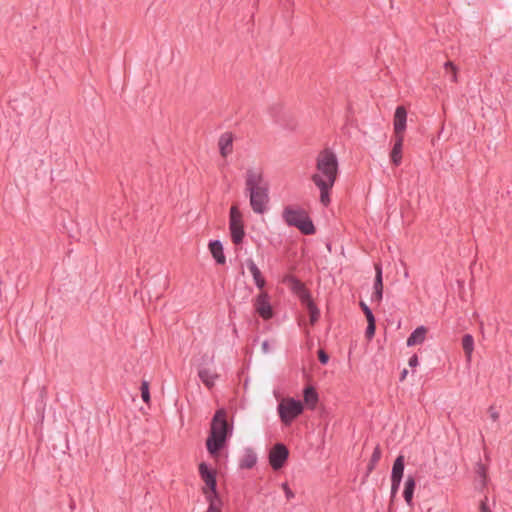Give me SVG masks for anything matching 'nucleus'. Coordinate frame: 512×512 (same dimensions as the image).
Listing matches in <instances>:
<instances>
[{"label":"nucleus","mask_w":512,"mask_h":512,"mask_svg":"<svg viewBox=\"0 0 512 512\" xmlns=\"http://www.w3.org/2000/svg\"><path fill=\"white\" fill-rule=\"evenodd\" d=\"M247 265H248V269H249L250 273L253 276V279H254V282H255L256 286L261 291H263L262 289L265 286V279L262 276L261 271L259 270V268L256 266V264L252 260H249L247 262Z\"/></svg>","instance_id":"19"},{"label":"nucleus","mask_w":512,"mask_h":512,"mask_svg":"<svg viewBox=\"0 0 512 512\" xmlns=\"http://www.w3.org/2000/svg\"><path fill=\"white\" fill-rule=\"evenodd\" d=\"M229 230L231 234V239L234 244H239L242 242L245 231H244V223L243 216L240 212L237 205H232L230 208L229 215Z\"/></svg>","instance_id":"6"},{"label":"nucleus","mask_w":512,"mask_h":512,"mask_svg":"<svg viewBox=\"0 0 512 512\" xmlns=\"http://www.w3.org/2000/svg\"><path fill=\"white\" fill-rule=\"evenodd\" d=\"M250 198V205L255 213L262 214L266 211L268 197V187L253 189L247 191Z\"/></svg>","instance_id":"8"},{"label":"nucleus","mask_w":512,"mask_h":512,"mask_svg":"<svg viewBox=\"0 0 512 512\" xmlns=\"http://www.w3.org/2000/svg\"><path fill=\"white\" fill-rule=\"evenodd\" d=\"M231 432L232 427L227 423L225 410H218L212 419L210 434L206 440L207 450L214 459L219 457L220 450L225 446Z\"/></svg>","instance_id":"2"},{"label":"nucleus","mask_w":512,"mask_h":512,"mask_svg":"<svg viewBox=\"0 0 512 512\" xmlns=\"http://www.w3.org/2000/svg\"><path fill=\"white\" fill-rule=\"evenodd\" d=\"M262 349L265 353H267L269 351V344L268 342H263L262 343Z\"/></svg>","instance_id":"37"},{"label":"nucleus","mask_w":512,"mask_h":512,"mask_svg":"<svg viewBox=\"0 0 512 512\" xmlns=\"http://www.w3.org/2000/svg\"><path fill=\"white\" fill-rule=\"evenodd\" d=\"M254 307L256 312L263 319H270L273 316L272 306L270 304L269 295L265 291H261L255 298Z\"/></svg>","instance_id":"12"},{"label":"nucleus","mask_w":512,"mask_h":512,"mask_svg":"<svg viewBox=\"0 0 512 512\" xmlns=\"http://www.w3.org/2000/svg\"><path fill=\"white\" fill-rule=\"evenodd\" d=\"M407 373H408V371H407L406 369H404V370L402 371V373H401V380H404V379L406 378Z\"/></svg>","instance_id":"38"},{"label":"nucleus","mask_w":512,"mask_h":512,"mask_svg":"<svg viewBox=\"0 0 512 512\" xmlns=\"http://www.w3.org/2000/svg\"><path fill=\"white\" fill-rule=\"evenodd\" d=\"M427 328L424 326L417 327L407 339V346L420 345L425 341Z\"/></svg>","instance_id":"17"},{"label":"nucleus","mask_w":512,"mask_h":512,"mask_svg":"<svg viewBox=\"0 0 512 512\" xmlns=\"http://www.w3.org/2000/svg\"><path fill=\"white\" fill-rule=\"evenodd\" d=\"M304 402L307 405V407L311 409L315 408L318 402V395L313 387L310 386L304 390Z\"/></svg>","instance_id":"22"},{"label":"nucleus","mask_w":512,"mask_h":512,"mask_svg":"<svg viewBox=\"0 0 512 512\" xmlns=\"http://www.w3.org/2000/svg\"><path fill=\"white\" fill-rule=\"evenodd\" d=\"M408 363H409V366H411V367H416V366L418 365V357H417L416 355H413V356L409 359Z\"/></svg>","instance_id":"33"},{"label":"nucleus","mask_w":512,"mask_h":512,"mask_svg":"<svg viewBox=\"0 0 512 512\" xmlns=\"http://www.w3.org/2000/svg\"><path fill=\"white\" fill-rule=\"evenodd\" d=\"M318 356L321 363L326 364L328 362V355L323 350L319 351Z\"/></svg>","instance_id":"32"},{"label":"nucleus","mask_w":512,"mask_h":512,"mask_svg":"<svg viewBox=\"0 0 512 512\" xmlns=\"http://www.w3.org/2000/svg\"><path fill=\"white\" fill-rule=\"evenodd\" d=\"M391 495L392 497L395 496V494L397 493L398 489H399V486H400V483H401V479H396V478H391Z\"/></svg>","instance_id":"29"},{"label":"nucleus","mask_w":512,"mask_h":512,"mask_svg":"<svg viewBox=\"0 0 512 512\" xmlns=\"http://www.w3.org/2000/svg\"><path fill=\"white\" fill-rule=\"evenodd\" d=\"M199 474L205 486L203 493L207 496L218 497L216 491V471L208 468L207 464L202 462L199 464Z\"/></svg>","instance_id":"7"},{"label":"nucleus","mask_w":512,"mask_h":512,"mask_svg":"<svg viewBox=\"0 0 512 512\" xmlns=\"http://www.w3.org/2000/svg\"><path fill=\"white\" fill-rule=\"evenodd\" d=\"M339 165L336 154L330 149H324L316 157V169L312 181L320 190V202L324 206L330 203V191L338 177Z\"/></svg>","instance_id":"1"},{"label":"nucleus","mask_w":512,"mask_h":512,"mask_svg":"<svg viewBox=\"0 0 512 512\" xmlns=\"http://www.w3.org/2000/svg\"><path fill=\"white\" fill-rule=\"evenodd\" d=\"M214 359L213 352H204L196 360L198 377L208 389L213 388L220 377L214 365Z\"/></svg>","instance_id":"3"},{"label":"nucleus","mask_w":512,"mask_h":512,"mask_svg":"<svg viewBox=\"0 0 512 512\" xmlns=\"http://www.w3.org/2000/svg\"><path fill=\"white\" fill-rule=\"evenodd\" d=\"M403 142V137H395V142L390 153V160L395 166H399L402 161Z\"/></svg>","instance_id":"16"},{"label":"nucleus","mask_w":512,"mask_h":512,"mask_svg":"<svg viewBox=\"0 0 512 512\" xmlns=\"http://www.w3.org/2000/svg\"><path fill=\"white\" fill-rule=\"evenodd\" d=\"M444 69L449 74L450 79L453 83L458 82V68L450 61L444 64Z\"/></svg>","instance_id":"24"},{"label":"nucleus","mask_w":512,"mask_h":512,"mask_svg":"<svg viewBox=\"0 0 512 512\" xmlns=\"http://www.w3.org/2000/svg\"><path fill=\"white\" fill-rule=\"evenodd\" d=\"M407 111L405 107L398 106L394 113L393 128L394 137H403L406 130Z\"/></svg>","instance_id":"13"},{"label":"nucleus","mask_w":512,"mask_h":512,"mask_svg":"<svg viewBox=\"0 0 512 512\" xmlns=\"http://www.w3.org/2000/svg\"><path fill=\"white\" fill-rule=\"evenodd\" d=\"M246 191L268 187L263 179V172L259 167H250L245 176Z\"/></svg>","instance_id":"11"},{"label":"nucleus","mask_w":512,"mask_h":512,"mask_svg":"<svg viewBox=\"0 0 512 512\" xmlns=\"http://www.w3.org/2000/svg\"><path fill=\"white\" fill-rule=\"evenodd\" d=\"M404 473V456L399 455L394 461L391 478L402 479Z\"/></svg>","instance_id":"23"},{"label":"nucleus","mask_w":512,"mask_h":512,"mask_svg":"<svg viewBox=\"0 0 512 512\" xmlns=\"http://www.w3.org/2000/svg\"><path fill=\"white\" fill-rule=\"evenodd\" d=\"M294 289L298 292L300 299L304 304H306L307 310L309 312L310 317V323L311 325H314L319 318V310L314 305L312 300L310 299L309 294L307 291L303 288L302 284L300 282H294Z\"/></svg>","instance_id":"10"},{"label":"nucleus","mask_w":512,"mask_h":512,"mask_svg":"<svg viewBox=\"0 0 512 512\" xmlns=\"http://www.w3.org/2000/svg\"><path fill=\"white\" fill-rule=\"evenodd\" d=\"M303 412V404L294 398H284L278 405V413L285 425H290Z\"/></svg>","instance_id":"5"},{"label":"nucleus","mask_w":512,"mask_h":512,"mask_svg":"<svg viewBox=\"0 0 512 512\" xmlns=\"http://www.w3.org/2000/svg\"><path fill=\"white\" fill-rule=\"evenodd\" d=\"M375 323H369L366 329V337L371 339L375 334Z\"/></svg>","instance_id":"30"},{"label":"nucleus","mask_w":512,"mask_h":512,"mask_svg":"<svg viewBox=\"0 0 512 512\" xmlns=\"http://www.w3.org/2000/svg\"><path fill=\"white\" fill-rule=\"evenodd\" d=\"M360 305L365 315L367 314V312L369 313L371 311L365 303L361 302Z\"/></svg>","instance_id":"36"},{"label":"nucleus","mask_w":512,"mask_h":512,"mask_svg":"<svg viewBox=\"0 0 512 512\" xmlns=\"http://www.w3.org/2000/svg\"><path fill=\"white\" fill-rule=\"evenodd\" d=\"M283 218L289 226L297 227L304 234H312L314 232L312 222L302 209L287 207L283 211Z\"/></svg>","instance_id":"4"},{"label":"nucleus","mask_w":512,"mask_h":512,"mask_svg":"<svg viewBox=\"0 0 512 512\" xmlns=\"http://www.w3.org/2000/svg\"><path fill=\"white\" fill-rule=\"evenodd\" d=\"M365 316H366L368 324L369 323H375V318H374V316H373L371 311L369 313L367 312V314Z\"/></svg>","instance_id":"34"},{"label":"nucleus","mask_w":512,"mask_h":512,"mask_svg":"<svg viewBox=\"0 0 512 512\" xmlns=\"http://www.w3.org/2000/svg\"><path fill=\"white\" fill-rule=\"evenodd\" d=\"M218 148L223 158L228 157L233 152V135L231 133H224L218 140Z\"/></svg>","instance_id":"15"},{"label":"nucleus","mask_w":512,"mask_h":512,"mask_svg":"<svg viewBox=\"0 0 512 512\" xmlns=\"http://www.w3.org/2000/svg\"><path fill=\"white\" fill-rule=\"evenodd\" d=\"M380 458H381V450L377 446V447H375V449L373 451V454L371 456V460H370V463L368 465V472H371L374 469L375 465L378 463Z\"/></svg>","instance_id":"26"},{"label":"nucleus","mask_w":512,"mask_h":512,"mask_svg":"<svg viewBox=\"0 0 512 512\" xmlns=\"http://www.w3.org/2000/svg\"><path fill=\"white\" fill-rule=\"evenodd\" d=\"M256 460H257L256 455L249 452V453L245 454L244 457L242 458V460L240 462V466L242 468H247V469L252 468L255 465Z\"/></svg>","instance_id":"25"},{"label":"nucleus","mask_w":512,"mask_h":512,"mask_svg":"<svg viewBox=\"0 0 512 512\" xmlns=\"http://www.w3.org/2000/svg\"><path fill=\"white\" fill-rule=\"evenodd\" d=\"M415 486H416L415 479L412 476H408L405 481V484H404L403 496H404L406 503L409 506L413 505V494H414Z\"/></svg>","instance_id":"18"},{"label":"nucleus","mask_w":512,"mask_h":512,"mask_svg":"<svg viewBox=\"0 0 512 512\" xmlns=\"http://www.w3.org/2000/svg\"><path fill=\"white\" fill-rule=\"evenodd\" d=\"M383 295V280H382V268L380 264H375V281H374V292L372 294V301L380 303Z\"/></svg>","instance_id":"14"},{"label":"nucleus","mask_w":512,"mask_h":512,"mask_svg":"<svg viewBox=\"0 0 512 512\" xmlns=\"http://www.w3.org/2000/svg\"><path fill=\"white\" fill-rule=\"evenodd\" d=\"M462 347L465 353L466 361L470 363L472 360V353L474 350V339L472 335L466 334L463 336Z\"/></svg>","instance_id":"20"},{"label":"nucleus","mask_w":512,"mask_h":512,"mask_svg":"<svg viewBox=\"0 0 512 512\" xmlns=\"http://www.w3.org/2000/svg\"><path fill=\"white\" fill-rule=\"evenodd\" d=\"M209 502L208 512H221L220 506L217 504V497L207 496Z\"/></svg>","instance_id":"28"},{"label":"nucleus","mask_w":512,"mask_h":512,"mask_svg":"<svg viewBox=\"0 0 512 512\" xmlns=\"http://www.w3.org/2000/svg\"><path fill=\"white\" fill-rule=\"evenodd\" d=\"M288 456V449L283 444L278 443L269 451V464L274 470H279L285 465Z\"/></svg>","instance_id":"9"},{"label":"nucleus","mask_w":512,"mask_h":512,"mask_svg":"<svg viewBox=\"0 0 512 512\" xmlns=\"http://www.w3.org/2000/svg\"><path fill=\"white\" fill-rule=\"evenodd\" d=\"M282 488H283L288 500L292 499L294 497V493L291 491V489L288 487V485L286 483L282 485Z\"/></svg>","instance_id":"31"},{"label":"nucleus","mask_w":512,"mask_h":512,"mask_svg":"<svg viewBox=\"0 0 512 512\" xmlns=\"http://www.w3.org/2000/svg\"><path fill=\"white\" fill-rule=\"evenodd\" d=\"M209 249L213 257L220 264L225 263V256L223 254V247L219 241H214L209 244Z\"/></svg>","instance_id":"21"},{"label":"nucleus","mask_w":512,"mask_h":512,"mask_svg":"<svg viewBox=\"0 0 512 512\" xmlns=\"http://www.w3.org/2000/svg\"><path fill=\"white\" fill-rule=\"evenodd\" d=\"M481 512H491V510L488 508L487 504L483 501L480 506Z\"/></svg>","instance_id":"35"},{"label":"nucleus","mask_w":512,"mask_h":512,"mask_svg":"<svg viewBox=\"0 0 512 512\" xmlns=\"http://www.w3.org/2000/svg\"><path fill=\"white\" fill-rule=\"evenodd\" d=\"M141 397L145 403L150 402L149 384L147 381H143L141 384Z\"/></svg>","instance_id":"27"}]
</instances>
